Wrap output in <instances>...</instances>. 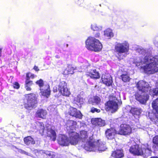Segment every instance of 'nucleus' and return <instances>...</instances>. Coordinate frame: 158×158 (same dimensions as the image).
Listing matches in <instances>:
<instances>
[{
  "label": "nucleus",
  "mask_w": 158,
  "mask_h": 158,
  "mask_svg": "<svg viewBox=\"0 0 158 158\" xmlns=\"http://www.w3.org/2000/svg\"><path fill=\"white\" fill-rule=\"evenodd\" d=\"M68 113L70 115L76 118L81 119L82 118V115L80 111L73 107L70 108Z\"/></svg>",
  "instance_id": "obj_16"
},
{
  "label": "nucleus",
  "mask_w": 158,
  "mask_h": 158,
  "mask_svg": "<svg viewBox=\"0 0 158 158\" xmlns=\"http://www.w3.org/2000/svg\"><path fill=\"white\" fill-rule=\"evenodd\" d=\"M80 139L85 143L84 148L86 150L89 151H104L106 149V146L103 143L99 140L93 139L92 136L88 137L86 131H80L79 135Z\"/></svg>",
  "instance_id": "obj_2"
},
{
  "label": "nucleus",
  "mask_w": 158,
  "mask_h": 158,
  "mask_svg": "<svg viewBox=\"0 0 158 158\" xmlns=\"http://www.w3.org/2000/svg\"><path fill=\"white\" fill-rule=\"evenodd\" d=\"M68 44H66V47H67L68 46Z\"/></svg>",
  "instance_id": "obj_50"
},
{
  "label": "nucleus",
  "mask_w": 158,
  "mask_h": 158,
  "mask_svg": "<svg viewBox=\"0 0 158 158\" xmlns=\"http://www.w3.org/2000/svg\"><path fill=\"white\" fill-rule=\"evenodd\" d=\"M27 74H31V75L29 76V78L30 77H31V78H34V74H31L30 73H27Z\"/></svg>",
  "instance_id": "obj_43"
},
{
  "label": "nucleus",
  "mask_w": 158,
  "mask_h": 158,
  "mask_svg": "<svg viewBox=\"0 0 158 158\" xmlns=\"http://www.w3.org/2000/svg\"><path fill=\"white\" fill-rule=\"evenodd\" d=\"M137 52L143 55H146L143 59L138 56L135 59L131 58V61L137 66H140L141 69H143L144 72L148 74L154 73L158 72V56H151L148 53V50L139 47L136 49Z\"/></svg>",
  "instance_id": "obj_1"
},
{
  "label": "nucleus",
  "mask_w": 158,
  "mask_h": 158,
  "mask_svg": "<svg viewBox=\"0 0 158 158\" xmlns=\"http://www.w3.org/2000/svg\"><path fill=\"white\" fill-rule=\"evenodd\" d=\"M77 122L75 121L69 120L68 121L67 123L66 129L68 133L75 132L74 130L77 127Z\"/></svg>",
  "instance_id": "obj_19"
},
{
  "label": "nucleus",
  "mask_w": 158,
  "mask_h": 158,
  "mask_svg": "<svg viewBox=\"0 0 158 158\" xmlns=\"http://www.w3.org/2000/svg\"><path fill=\"white\" fill-rule=\"evenodd\" d=\"M116 132L114 128L107 129L105 131V135L108 139L111 140L114 138Z\"/></svg>",
  "instance_id": "obj_17"
},
{
  "label": "nucleus",
  "mask_w": 158,
  "mask_h": 158,
  "mask_svg": "<svg viewBox=\"0 0 158 158\" xmlns=\"http://www.w3.org/2000/svg\"><path fill=\"white\" fill-rule=\"evenodd\" d=\"M100 100L101 99L99 97L95 96L90 98L88 102L89 104L95 105L98 104L100 102Z\"/></svg>",
  "instance_id": "obj_30"
},
{
  "label": "nucleus",
  "mask_w": 158,
  "mask_h": 158,
  "mask_svg": "<svg viewBox=\"0 0 158 158\" xmlns=\"http://www.w3.org/2000/svg\"><path fill=\"white\" fill-rule=\"evenodd\" d=\"M152 141L153 143L155 144V145L153 146V148L154 149V151L158 150V135L156 136L153 138Z\"/></svg>",
  "instance_id": "obj_33"
},
{
  "label": "nucleus",
  "mask_w": 158,
  "mask_h": 158,
  "mask_svg": "<svg viewBox=\"0 0 158 158\" xmlns=\"http://www.w3.org/2000/svg\"><path fill=\"white\" fill-rule=\"evenodd\" d=\"M39 132L42 135H45V133L47 134L48 136L50 137L52 140H55L56 134L52 127L49 126L47 128V129H45L44 124L42 123H39Z\"/></svg>",
  "instance_id": "obj_5"
},
{
  "label": "nucleus",
  "mask_w": 158,
  "mask_h": 158,
  "mask_svg": "<svg viewBox=\"0 0 158 158\" xmlns=\"http://www.w3.org/2000/svg\"><path fill=\"white\" fill-rule=\"evenodd\" d=\"M91 28L93 31H101L102 28V27L101 26H98L96 24L94 23L91 25Z\"/></svg>",
  "instance_id": "obj_35"
},
{
  "label": "nucleus",
  "mask_w": 158,
  "mask_h": 158,
  "mask_svg": "<svg viewBox=\"0 0 158 158\" xmlns=\"http://www.w3.org/2000/svg\"><path fill=\"white\" fill-rule=\"evenodd\" d=\"M86 75L89 76L91 78L95 79H99L100 77L99 73L95 69H91L87 73Z\"/></svg>",
  "instance_id": "obj_21"
},
{
  "label": "nucleus",
  "mask_w": 158,
  "mask_h": 158,
  "mask_svg": "<svg viewBox=\"0 0 158 158\" xmlns=\"http://www.w3.org/2000/svg\"><path fill=\"white\" fill-rule=\"evenodd\" d=\"M139 155H143L144 157H147L151 155L152 151L151 146L148 143L142 144Z\"/></svg>",
  "instance_id": "obj_11"
},
{
  "label": "nucleus",
  "mask_w": 158,
  "mask_h": 158,
  "mask_svg": "<svg viewBox=\"0 0 158 158\" xmlns=\"http://www.w3.org/2000/svg\"><path fill=\"white\" fill-rule=\"evenodd\" d=\"M36 84L38 85L40 88V89H43V88L45 87V85L47 84H44L43 80L40 79L36 82Z\"/></svg>",
  "instance_id": "obj_34"
},
{
  "label": "nucleus",
  "mask_w": 158,
  "mask_h": 158,
  "mask_svg": "<svg viewBox=\"0 0 158 158\" xmlns=\"http://www.w3.org/2000/svg\"><path fill=\"white\" fill-rule=\"evenodd\" d=\"M136 85L139 91H142L143 92H148L149 89L151 88L148 83L143 80L139 81Z\"/></svg>",
  "instance_id": "obj_12"
},
{
  "label": "nucleus",
  "mask_w": 158,
  "mask_h": 158,
  "mask_svg": "<svg viewBox=\"0 0 158 158\" xmlns=\"http://www.w3.org/2000/svg\"><path fill=\"white\" fill-rule=\"evenodd\" d=\"M86 47L88 50L98 52L102 48V45L99 41L94 37H89L85 41Z\"/></svg>",
  "instance_id": "obj_4"
},
{
  "label": "nucleus",
  "mask_w": 158,
  "mask_h": 158,
  "mask_svg": "<svg viewBox=\"0 0 158 158\" xmlns=\"http://www.w3.org/2000/svg\"><path fill=\"white\" fill-rule=\"evenodd\" d=\"M49 87V85L47 84L45 85V87L43 88V89H40L41 94L46 98H48L50 93Z\"/></svg>",
  "instance_id": "obj_23"
},
{
  "label": "nucleus",
  "mask_w": 158,
  "mask_h": 158,
  "mask_svg": "<svg viewBox=\"0 0 158 158\" xmlns=\"http://www.w3.org/2000/svg\"><path fill=\"white\" fill-rule=\"evenodd\" d=\"M47 114V112L45 110L39 109L36 112V116L39 118H46Z\"/></svg>",
  "instance_id": "obj_29"
},
{
  "label": "nucleus",
  "mask_w": 158,
  "mask_h": 158,
  "mask_svg": "<svg viewBox=\"0 0 158 158\" xmlns=\"http://www.w3.org/2000/svg\"><path fill=\"white\" fill-rule=\"evenodd\" d=\"M148 92L139 91L135 94L136 99L142 104H145L148 99L149 95Z\"/></svg>",
  "instance_id": "obj_9"
},
{
  "label": "nucleus",
  "mask_w": 158,
  "mask_h": 158,
  "mask_svg": "<svg viewBox=\"0 0 158 158\" xmlns=\"http://www.w3.org/2000/svg\"><path fill=\"white\" fill-rule=\"evenodd\" d=\"M18 151L19 152V153L23 154H25L28 156H31V154L30 153H29L26 151H25L24 150H22V149H19L18 148Z\"/></svg>",
  "instance_id": "obj_39"
},
{
  "label": "nucleus",
  "mask_w": 158,
  "mask_h": 158,
  "mask_svg": "<svg viewBox=\"0 0 158 158\" xmlns=\"http://www.w3.org/2000/svg\"><path fill=\"white\" fill-rule=\"evenodd\" d=\"M92 123L93 124L99 127L104 126L105 125V121L102 120L101 118L92 119Z\"/></svg>",
  "instance_id": "obj_25"
},
{
  "label": "nucleus",
  "mask_w": 158,
  "mask_h": 158,
  "mask_svg": "<svg viewBox=\"0 0 158 158\" xmlns=\"http://www.w3.org/2000/svg\"><path fill=\"white\" fill-rule=\"evenodd\" d=\"M130 112L136 118H139L142 112V110L139 108L132 107L130 110Z\"/></svg>",
  "instance_id": "obj_24"
},
{
  "label": "nucleus",
  "mask_w": 158,
  "mask_h": 158,
  "mask_svg": "<svg viewBox=\"0 0 158 158\" xmlns=\"http://www.w3.org/2000/svg\"><path fill=\"white\" fill-rule=\"evenodd\" d=\"M153 43L155 46L158 48V36L154 38Z\"/></svg>",
  "instance_id": "obj_40"
},
{
  "label": "nucleus",
  "mask_w": 158,
  "mask_h": 158,
  "mask_svg": "<svg viewBox=\"0 0 158 158\" xmlns=\"http://www.w3.org/2000/svg\"><path fill=\"white\" fill-rule=\"evenodd\" d=\"M91 111L93 113H94L95 112L99 113L100 111V109H98L97 108L93 107L91 108Z\"/></svg>",
  "instance_id": "obj_41"
},
{
  "label": "nucleus",
  "mask_w": 158,
  "mask_h": 158,
  "mask_svg": "<svg viewBox=\"0 0 158 158\" xmlns=\"http://www.w3.org/2000/svg\"><path fill=\"white\" fill-rule=\"evenodd\" d=\"M118 120L120 122V123L121 124L118 134L124 135L130 134L131 131V128L129 125L123 124L124 121H125L124 119H123V118H118Z\"/></svg>",
  "instance_id": "obj_7"
},
{
  "label": "nucleus",
  "mask_w": 158,
  "mask_h": 158,
  "mask_svg": "<svg viewBox=\"0 0 158 158\" xmlns=\"http://www.w3.org/2000/svg\"><path fill=\"white\" fill-rule=\"evenodd\" d=\"M101 79L103 83L107 86H110L112 85L113 82L112 78L110 74H103Z\"/></svg>",
  "instance_id": "obj_18"
},
{
  "label": "nucleus",
  "mask_w": 158,
  "mask_h": 158,
  "mask_svg": "<svg viewBox=\"0 0 158 158\" xmlns=\"http://www.w3.org/2000/svg\"><path fill=\"white\" fill-rule=\"evenodd\" d=\"M106 110H112V112L116 111L118 108L117 102L113 100H110L106 104Z\"/></svg>",
  "instance_id": "obj_14"
},
{
  "label": "nucleus",
  "mask_w": 158,
  "mask_h": 158,
  "mask_svg": "<svg viewBox=\"0 0 158 158\" xmlns=\"http://www.w3.org/2000/svg\"><path fill=\"white\" fill-rule=\"evenodd\" d=\"M104 35L105 38L110 39L114 36V34L111 29L107 28L104 31Z\"/></svg>",
  "instance_id": "obj_28"
},
{
  "label": "nucleus",
  "mask_w": 158,
  "mask_h": 158,
  "mask_svg": "<svg viewBox=\"0 0 158 158\" xmlns=\"http://www.w3.org/2000/svg\"><path fill=\"white\" fill-rule=\"evenodd\" d=\"M100 34L99 33H97L95 35V36L96 37H98L99 36Z\"/></svg>",
  "instance_id": "obj_45"
},
{
  "label": "nucleus",
  "mask_w": 158,
  "mask_h": 158,
  "mask_svg": "<svg viewBox=\"0 0 158 158\" xmlns=\"http://www.w3.org/2000/svg\"><path fill=\"white\" fill-rule=\"evenodd\" d=\"M152 106L153 110L156 112L155 113L148 112L147 116L152 121H153V120H155V119L158 118V98L152 102Z\"/></svg>",
  "instance_id": "obj_10"
},
{
  "label": "nucleus",
  "mask_w": 158,
  "mask_h": 158,
  "mask_svg": "<svg viewBox=\"0 0 158 158\" xmlns=\"http://www.w3.org/2000/svg\"><path fill=\"white\" fill-rule=\"evenodd\" d=\"M129 50V44L126 40L122 42H116L115 43L114 51L116 57L119 60L125 58Z\"/></svg>",
  "instance_id": "obj_3"
},
{
  "label": "nucleus",
  "mask_w": 158,
  "mask_h": 158,
  "mask_svg": "<svg viewBox=\"0 0 158 158\" xmlns=\"http://www.w3.org/2000/svg\"><path fill=\"white\" fill-rule=\"evenodd\" d=\"M74 68L73 67H72L71 65H69L66 69V71L67 72L68 74H73L74 73L73 70H74ZM66 70H65L64 72H65Z\"/></svg>",
  "instance_id": "obj_36"
},
{
  "label": "nucleus",
  "mask_w": 158,
  "mask_h": 158,
  "mask_svg": "<svg viewBox=\"0 0 158 158\" xmlns=\"http://www.w3.org/2000/svg\"><path fill=\"white\" fill-rule=\"evenodd\" d=\"M24 143L27 145H29L30 144H35V142L33 139L30 136H28L25 138L24 139Z\"/></svg>",
  "instance_id": "obj_32"
},
{
  "label": "nucleus",
  "mask_w": 158,
  "mask_h": 158,
  "mask_svg": "<svg viewBox=\"0 0 158 158\" xmlns=\"http://www.w3.org/2000/svg\"><path fill=\"white\" fill-rule=\"evenodd\" d=\"M112 156L115 158H121L124 156L123 151L122 149L117 150L112 152Z\"/></svg>",
  "instance_id": "obj_26"
},
{
  "label": "nucleus",
  "mask_w": 158,
  "mask_h": 158,
  "mask_svg": "<svg viewBox=\"0 0 158 158\" xmlns=\"http://www.w3.org/2000/svg\"><path fill=\"white\" fill-rule=\"evenodd\" d=\"M2 48H0V57L2 55Z\"/></svg>",
  "instance_id": "obj_46"
},
{
  "label": "nucleus",
  "mask_w": 158,
  "mask_h": 158,
  "mask_svg": "<svg viewBox=\"0 0 158 158\" xmlns=\"http://www.w3.org/2000/svg\"><path fill=\"white\" fill-rule=\"evenodd\" d=\"M35 153L36 155L35 158H55V157L54 153L51 151L36 150Z\"/></svg>",
  "instance_id": "obj_8"
},
{
  "label": "nucleus",
  "mask_w": 158,
  "mask_h": 158,
  "mask_svg": "<svg viewBox=\"0 0 158 158\" xmlns=\"http://www.w3.org/2000/svg\"><path fill=\"white\" fill-rule=\"evenodd\" d=\"M70 138V143L71 144L75 145L80 140L79 135L75 132L68 133Z\"/></svg>",
  "instance_id": "obj_15"
},
{
  "label": "nucleus",
  "mask_w": 158,
  "mask_h": 158,
  "mask_svg": "<svg viewBox=\"0 0 158 158\" xmlns=\"http://www.w3.org/2000/svg\"><path fill=\"white\" fill-rule=\"evenodd\" d=\"M150 158H158V157H151Z\"/></svg>",
  "instance_id": "obj_47"
},
{
  "label": "nucleus",
  "mask_w": 158,
  "mask_h": 158,
  "mask_svg": "<svg viewBox=\"0 0 158 158\" xmlns=\"http://www.w3.org/2000/svg\"><path fill=\"white\" fill-rule=\"evenodd\" d=\"M119 78L122 79L124 82L129 81L131 79L129 75L126 72L123 73L120 76Z\"/></svg>",
  "instance_id": "obj_31"
},
{
  "label": "nucleus",
  "mask_w": 158,
  "mask_h": 158,
  "mask_svg": "<svg viewBox=\"0 0 158 158\" xmlns=\"http://www.w3.org/2000/svg\"><path fill=\"white\" fill-rule=\"evenodd\" d=\"M31 75L30 74H26V79L25 81V88L27 91H30L31 89L30 87L31 86L32 84V81H29V76Z\"/></svg>",
  "instance_id": "obj_27"
},
{
  "label": "nucleus",
  "mask_w": 158,
  "mask_h": 158,
  "mask_svg": "<svg viewBox=\"0 0 158 158\" xmlns=\"http://www.w3.org/2000/svg\"><path fill=\"white\" fill-rule=\"evenodd\" d=\"M149 94L152 96L157 95L158 94V88L152 89L151 88L149 89Z\"/></svg>",
  "instance_id": "obj_37"
},
{
  "label": "nucleus",
  "mask_w": 158,
  "mask_h": 158,
  "mask_svg": "<svg viewBox=\"0 0 158 158\" xmlns=\"http://www.w3.org/2000/svg\"><path fill=\"white\" fill-rule=\"evenodd\" d=\"M58 90L64 96H69L70 94V93L67 88V84L64 81H61L59 83Z\"/></svg>",
  "instance_id": "obj_13"
},
{
  "label": "nucleus",
  "mask_w": 158,
  "mask_h": 158,
  "mask_svg": "<svg viewBox=\"0 0 158 158\" xmlns=\"http://www.w3.org/2000/svg\"><path fill=\"white\" fill-rule=\"evenodd\" d=\"M52 107V106H50L49 107H48V108L49 109H50Z\"/></svg>",
  "instance_id": "obj_49"
},
{
  "label": "nucleus",
  "mask_w": 158,
  "mask_h": 158,
  "mask_svg": "<svg viewBox=\"0 0 158 158\" xmlns=\"http://www.w3.org/2000/svg\"><path fill=\"white\" fill-rule=\"evenodd\" d=\"M13 86L14 88L18 89L19 88V85L18 83L15 82L13 84Z\"/></svg>",
  "instance_id": "obj_42"
},
{
  "label": "nucleus",
  "mask_w": 158,
  "mask_h": 158,
  "mask_svg": "<svg viewBox=\"0 0 158 158\" xmlns=\"http://www.w3.org/2000/svg\"><path fill=\"white\" fill-rule=\"evenodd\" d=\"M34 69L36 71H38V70H39V69H38V67L35 66L34 67Z\"/></svg>",
  "instance_id": "obj_44"
},
{
  "label": "nucleus",
  "mask_w": 158,
  "mask_h": 158,
  "mask_svg": "<svg viewBox=\"0 0 158 158\" xmlns=\"http://www.w3.org/2000/svg\"><path fill=\"white\" fill-rule=\"evenodd\" d=\"M26 98L23 101V105L26 109L29 107L35 108L37 105V101L35 94H30L27 95Z\"/></svg>",
  "instance_id": "obj_6"
},
{
  "label": "nucleus",
  "mask_w": 158,
  "mask_h": 158,
  "mask_svg": "<svg viewBox=\"0 0 158 158\" xmlns=\"http://www.w3.org/2000/svg\"><path fill=\"white\" fill-rule=\"evenodd\" d=\"M75 102L80 103V104H82L84 102V99L80 95H78L77 97L74 99Z\"/></svg>",
  "instance_id": "obj_38"
},
{
  "label": "nucleus",
  "mask_w": 158,
  "mask_h": 158,
  "mask_svg": "<svg viewBox=\"0 0 158 158\" xmlns=\"http://www.w3.org/2000/svg\"><path fill=\"white\" fill-rule=\"evenodd\" d=\"M58 141L59 144L62 146H67L69 143V140L68 138L64 135H59Z\"/></svg>",
  "instance_id": "obj_20"
},
{
  "label": "nucleus",
  "mask_w": 158,
  "mask_h": 158,
  "mask_svg": "<svg viewBox=\"0 0 158 158\" xmlns=\"http://www.w3.org/2000/svg\"><path fill=\"white\" fill-rule=\"evenodd\" d=\"M141 150V148L140 149L139 146L137 144L133 145L129 149L130 152L134 155H139Z\"/></svg>",
  "instance_id": "obj_22"
},
{
  "label": "nucleus",
  "mask_w": 158,
  "mask_h": 158,
  "mask_svg": "<svg viewBox=\"0 0 158 158\" xmlns=\"http://www.w3.org/2000/svg\"><path fill=\"white\" fill-rule=\"evenodd\" d=\"M56 91H57L56 89V90H55V89H54V92H56Z\"/></svg>",
  "instance_id": "obj_48"
}]
</instances>
